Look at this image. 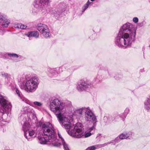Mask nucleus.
<instances>
[{
    "label": "nucleus",
    "instance_id": "f3484780",
    "mask_svg": "<svg viewBox=\"0 0 150 150\" xmlns=\"http://www.w3.org/2000/svg\"><path fill=\"white\" fill-rule=\"evenodd\" d=\"M58 135L59 137L61 139L62 145L63 146L65 150H69L68 145L65 143L62 137L60 134L59 132L58 133Z\"/></svg>",
    "mask_w": 150,
    "mask_h": 150
},
{
    "label": "nucleus",
    "instance_id": "58836bf2",
    "mask_svg": "<svg viewBox=\"0 0 150 150\" xmlns=\"http://www.w3.org/2000/svg\"><path fill=\"white\" fill-rule=\"evenodd\" d=\"M120 116V118H122L123 119L126 118V117H124V115H123V113H121L120 115H119Z\"/></svg>",
    "mask_w": 150,
    "mask_h": 150
},
{
    "label": "nucleus",
    "instance_id": "20e7f679",
    "mask_svg": "<svg viewBox=\"0 0 150 150\" xmlns=\"http://www.w3.org/2000/svg\"><path fill=\"white\" fill-rule=\"evenodd\" d=\"M39 84L38 78L33 77L26 81L24 86L25 90L28 92H33L37 89Z\"/></svg>",
    "mask_w": 150,
    "mask_h": 150
},
{
    "label": "nucleus",
    "instance_id": "f257e3e1",
    "mask_svg": "<svg viewBox=\"0 0 150 150\" xmlns=\"http://www.w3.org/2000/svg\"><path fill=\"white\" fill-rule=\"evenodd\" d=\"M49 106L50 110L56 115L60 123L65 129L70 128L68 131L69 134L77 138L82 137L84 135V131L81 123H76L73 129V127L71 126L70 120L65 116L67 111L65 103L55 98L50 100Z\"/></svg>",
    "mask_w": 150,
    "mask_h": 150
},
{
    "label": "nucleus",
    "instance_id": "1a4fd4ad",
    "mask_svg": "<svg viewBox=\"0 0 150 150\" xmlns=\"http://www.w3.org/2000/svg\"><path fill=\"white\" fill-rule=\"evenodd\" d=\"M22 114H24L25 115H27L29 119L32 118H35V114L33 110L32 109L30 106H25L21 110Z\"/></svg>",
    "mask_w": 150,
    "mask_h": 150
},
{
    "label": "nucleus",
    "instance_id": "f03ea898",
    "mask_svg": "<svg viewBox=\"0 0 150 150\" xmlns=\"http://www.w3.org/2000/svg\"><path fill=\"white\" fill-rule=\"evenodd\" d=\"M136 29L129 23L123 24L120 28L115 42L119 47L126 48L130 46L136 36Z\"/></svg>",
    "mask_w": 150,
    "mask_h": 150
},
{
    "label": "nucleus",
    "instance_id": "a19ab883",
    "mask_svg": "<svg viewBox=\"0 0 150 150\" xmlns=\"http://www.w3.org/2000/svg\"><path fill=\"white\" fill-rule=\"evenodd\" d=\"M68 103L69 104V106H71V103L70 101H68Z\"/></svg>",
    "mask_w": 150,
    "mask_h": 150
},
{
    "label": "nucleus",
    "instance_id": "473e14b6",
    "mask_svg": "<svg viewBox=\"0 0 150 150\" xmlns=\"http://www.w3.org/2000/svg\"><path fill=\"white\" fill-rule=\"evenodd\" d=\"M120 139L119 138V137H116L115 139L114 140L115 143L114 144V145H115V144L117 143H118L120 141Z\"/></svg>",
    "mask_w": 150,
    "mask_h": 150
},
{
    "label": "nucleus",
    "instance_id": "cd10ccee",
    "mask_svg": "<svg viewBox=\"0 0 150 150\" xmlns=\"http://www.w3.org/2000/svg\"><path fill=\"white\" fill-rule=\"evenodd\" d=\"M93 126L90 128H89L88 129V130L89 132H91V131L93 130H94L95 129L96 123H95L94 122H93Z\"/></svg>",
    "mask_w": 150,
    "mask_h": 150
},
{
    "label": "nucleus",
    "instance_id": "4468645a",
    "mask_svg": "<svg viewBox=\"0 0 150 150\" xmlns=\"http://www.w3.org/2000/svg\"><path fill=\"white\" fill-rule=\"evenodd\" d=\"M85 108V107H83L81 108L75 110L73 113V115L78 116H81L82 115L83 112H84Z\"/></svg>",
    "mask_w": 150,
    "mask_h": 150
},
{
    "label": "nucleus",
    "instance_id": "a18cd8bd",
    "mask_svg": "<svg viewBox=\"0 0 150 150\" xmlns=\"http://www.w3.org/2000/svg\"><path fill=\"white\" fill-rule=\"evenodd\" d=\"M2 32V30H0V32Z\"/></svg>",
    "mask_w": 150,
    "mask_h": 150
},
{
    "label": "nucleus",
    "instance_id": "7c9ffc66",
    "mask_svg": "<svg viewBox=\"0 0 150 150\" xmlns=\"http://www.w3.org/2000/svg\"><path fill=\"white\" fill-rule=\"evenodd\" d=\"M114 78L117 80H120L122 78V76L120 75L117 74L114 76Z\"/></svg>",
    "mask_w": 150,
    "mask_h": 150
},
{
    "label": "nucleus",
    "instance_id": "2eb2a0df",
    "mask_svg": "<svg viewBox=\"0 0 150 150\" xmlns=\"http://www.w3.org/2000/svg\"><path fill=\"white\" fill-rule=\"evenodd\" d=\"M36 136L35 131L33 130L29 131V135L28 136L26 137V139L28 141H30L32 140V137H34Z\"/></svg>",
    "mask_w": 150,
    "mask_h": 150
},
{
    "label": "nucleus",
    "instance_id": "e433bc0d",
    "mask_svg": "<svg viewBox=\"0 0 150 150\" xmlns=\"http://www.w3.org/2000/svg\"><path fill=\"white\" fill-rule=\"evenodd\" d=\"M115 143L114 140H112L110 142H108L106 144H105V145H107V144H109L111 143L114 144Z\"/></svg>",
    "mask_w": 150,
    "mask_h": 150
},
{
    "label": "nucleus",
    "instance_id": "c9c22d12",
    "mask_svg": "<svg viewBox=\"0 0 150 150\" xmlns=\"http://www.w3.org/2000/svg\"><path fill=\"white\" fill-rule=\"evenodd\" d=\"M29 131H28L26 132H24V136L26 138V137L28 136V135H29Z\"/></svg>",
    "mask_w": 150,
    "mask_h": 150
},
{
    "label": "nucleus",
    "instance_id": "393cba45",
    "mask_svg": "<svg viewBox=\"0 0 150 150\" xmlns=\"http://www.w3.org/2000/svg\"><path fill=\"white\" fill-rule=\"evenodd\" d=\"M98 148V146L95 145L88 147L86 150H95Z\"/></svg>",
    "mask_w": 150,
    "mask_h": 150
},
{
    "label": "nucleus",
    "instance_id": "bb28decb",
    "mask_svg": "<svg viewBox=\"0 0 150 150\" xmlns=\"http://www.w3.org/2000/svg\"><path fill=\"white\" fill-rule=\"evenodd\" d=\"M33 103L35 105L39 107H41L42 105V104L41 102L38 101H35L33 102Z\"/></svg>",
    "mask_w": 150,
    "mask_h": 150
},
{
    "label": "nucleus",
    "instance_id": "2f4dec72",
    "mask_svg": "<svg viewBox=\"0 0 150 150\" xmlns=\"http://www.w3.org/2000/svg\"><path fill=\"white\" fill-rule=\"evenodd\" d=\"M91 133L90 132H88L86 134H85L84 133V135L82 137H84V138H86L88 137L91 136Z\"/></svg>",
    "mask_w": 150,
    "mask_h": 150
},
{
    "label": "nucleus",
    "instance_id": "423d86ee",
    "mask_svg": "<svg viewBox=\"0 0 150 150\" xmlns=\"http://www.w3.org/2000/svg\"><path fill=\"white\" fill-rule=\"evenodd\" d=\"M37 30L40 32L41 35L46 38L50 37L51 34L47 26L45 24L38 23L37 26Z\"/></svg>",
    "mask_w": 150,
    "mask_h": 150
},
{
    "label": "nucleus",
    "instance_id": "5701e85b",
    "mask_svg": "<svg viewBox=\"0 0 150 150\" xmlns=\"http://www.w3.org/2000/svg\"><path fill=\"white\" fill-rule=\"evenodd\" d=\"M30 128L29 125L28 123L25 122L23 126V128L24 132L28 131Z\"/></svg>",
    "mask_w": 150,
    "mask_h": 150
},
{
    "label": "nucleus",
    "instance_id": "6e6552de",
    "mask_svg": "<svg viewBox=\"0 0 150 150\" xmlns=\"http://www.w3.org/2000/svg\"><path fill=\"white\" fill-rule=\"evenodd\" d=\"M0 104L1 105L3 112L0 111V120L2 118L1 116L4 114L5 108H7L8 110H11L12 106L9 102L6 100L5 97L0 95Z\"/></svg>",
    "mask_w": 150,
    "mask_h": 150
},
{
    "label": "nucleus",
    "instance_id": "b1692460",
    "mask_svg": "<svg viewBox=\"0 0 150 150\" xmlns=\"http://www.w3.org/2000/svg\"><path fill=\"white\" fill-rule=\"evenodd\" d=\"M62 70V69L60 68H55L54 69H51L50 70V72L52 74L54 75V74L55 73L56 71H57L58 70Z\"/></svg>",
    "mask_w": 150,
    "mask_h": 150
},
{
    "label": "nucleus",
    "instance_id": "c756f323",
    "mask_svg": "<svg viewBox=\"0 0 150 150\" xmlns=\"http://www.w3.org/2000/svg\"><path fill=\"white\" fill-rule=\"evenodd\" d=\"M1 75L6 78H8V77L9 76V75L7 73H5L4 72L1 73Z\"/></svg>",
    "mask_w": 150,
    "mask_h": 150
},
{
    "label": "nucleus",
    "instance_id": "412c9836",
    "mask_svg": "<svg viewBox=\"0 0 150 150\" xmlns=\"http://www.w3.org/2000/svg\"><path fill=\"white\" fill-rule=\"evenodd\" d=\"M39 142L41 144H47V140L46 137H38Z\"/></svg>",
    "mask_w": 150,
    "mask_h": 150
},
{
    "label": "nucleus",
    "instance_id": "ea45409f",
    "mask_svg": "<svg viewBox=\"0 0 150 150\" xmlns=\"http://www.w3.org/2000/svg\"><path fill=\"white\" fill-rule=\"evenodd\" d=\"M6 84V85L8 86H11V83L9 82H7Z\"/></svg>",
    "mask_w": 150,
    "mask_h": 150
},
{
    "label": "nucleus",
    "instance_id": "dca6fc26",
    "mask_svg": "<svg viewBox=\"0 0 150 150\" xmlns=\"http://www.w3.org/2000/svg\"><path fill=\"white\" fill-rule=\"evenodd\" d=\"M18 82L21 84H23L25 80V76L23 74H21L18 75L17 78Z\"/></svg>",
    "mask_w": 150,
    "mask_h": 150
},
{
    "label": "nucleus",
    "instance_id": "f704fd0d",
    "mask_svg": "<svg viewBox=\"0 0 150 150\" xmlns=\"http://www.w3.org/2000/svg\"><path fill=\"white\" fill-rule=\"evenodd\" d=\"M133 21L135 23H137L138 21V19L137 17H134L133 19Z\"/></svg>",
    "mask_w": 150,
    "mask_h": 150
},
{
    "label": "nucleus",
    "instance_id": "7ed1b4c3",
    "mask_svg": "<svg viewBox=\"0 0 150 150\" xmlns=\"http://www.w3.org/2000/svg\"><path fill=\"white\" fill-rule=\"evenodd\" d=\"M42 129L44 134L47 136V144L52 146H60V143L57 139L54 129L49 122H45L42 125Z\"/></svg>",
    "mask_w": 150,
    "mask_h": 150
},
{
    "label": "nucleus",
    "instance_id": "4be33fe9",
    "mask_svg": "<svg viewBox=\"0 0 150 150\" xmlns=\"http://www.w3.org/2000/svg\"><path fill=\"white\" fill-rule=\"evenodd\" d=\"M15 91L16 94L23 101H26V100L24 99V98L23 96L21 93L19 91L18 88H16L15 89Z\"/></svg>",
    "mask_w": 150,
    "mask_h": 150
},
{
    "label": "nucleus",
    "instance_id": "0eeeda50",
    "mask_svg": "<svg viewBox=\"0 0 150 150\" xmlns=\"http://www.w3.org/2000/svg\"><path fill=\"white\" fill-rule=\"evenodd\" d=\"M84 112H85L84 117L86 121L96 123L97 119L96 117L89 107H85Z\"/></svg>",
    "mask_w": 150,
    "mask_h": 150
},
{
    "label": "nucleus",
    "instance_id": "6ab92c4d",
    "mask_svg": "<svg viewBox=\"0 0 150 150\" xmlns=\"http://www.w3.org/2000/svg\"><path fill=\"white\" fill-rule=\"evenodd\" d=\"M92 2H90L89 0H88L87 3L85 4L82 7L81 11L83 13L86 9L88 8L90 5H91L93 4Z\"/></svg>",
    "mask_w": 150,
    "mask_h": 150
},
{
    "label": "nucleus",
    "instance_id": "72a5a7b5",
    "mask_svg": "<svg viewBox=\"0 0 150 150\" xmlns=\"http://www.w3.org/2000/svg\"><path fill=\"white\" fill-rule=\"evenodd\" d=\"M19 28L22 29H25L26 28L27 26L26 25H22V24H20L19 25Z\"/></svg>",
    "mask_w": 150,
    "mask_h": 150
},
{
    "label": "nucleus",
    "instance_id": "39448f33",
    "mask_svg": "<svg viewBox=\"0 0 150 150\" xmlns=\"http://www.w3.org/2000/svg\"><path fill=\"white\" fill-rule=\"evenodd\" d=\"M51 2L50 0H35L33 5L38 11L46 12V8Z\"/></svg>",
    "mask_w": 150,
    "mask_h": 150
},
{
    "label": "nucleus",
    "instance_id": "ddd939ff",
    "mask_svg": "<svg viewBox=\"0 0 150 150\" xmlns=\"http://www.w3.org/2000/svg\"><path fill=\"white\" fill-rule=\"evenodd\" d=\"M144 107L148 111H150V96L149 98H147L144 102Z\"/></svg>",
    "mask_w": 150,
    "mask_h": 150
},
{
    "label": "nucleus",
    "instance_id": "f8f14e48",
    "mask_svg": "<svg viewBox=\"0 0 150 150\" xmlns=\"http://www.w3.org/2000/svg\"><path fill=\"white\" fill-rule=\"evenodd\" d=\"M25 35L28 37H33L38 38L39 36V33L37 31H31L25 34Z\"/></svg>",
    "mask_w": 150,
    "mask_h": 150
},
{
    "label": "nucleus",
    "instance_id": "79ce46f5",
    "mask_svg": "<svg viewBox=\"0 0 150 150\" xmlns=\"http://www.w3.org/2000/svg\"><path fill=\"white\" fill-rule=\"evenodd\" d=\"M107 119H108V118H107V117H106V116H105V117H104V120H107Z\"/></svg>",
    "mask_w": 150,
    "mask_h": 150
},
{
    "label": "nucleus",
    "instance_id": "aec40b11",
    "mask_svg": "<svg viewBox=\"0 0 150 150\" xmlns=\"http://www.w3.org/2000/svg\"><path fill=\"white\" fill-rule=\"evenodd\" d=\"M130 134L129 133L125 132L122 133L119 135V138L120 139H126L129 137Z\"/></svg>",
    "mask_w": 150,
    "mask_h": 150
},
{
    "label": "nucleus",
    "instance_id": "9b49d317",
    "mask_svg": "<svg viewBox=\"0 0 150 150\" xmlns=\"http://www.w3.org/2000/svg\"><path fill=\"white\" fill-rule=\"evenodd\" d=\"M0 23H2V25L3 27H6L8 26L10 22L8 20L6 15L0 13Z\"/></svg>",
    "mask_w": 150,
    "mask_h": 150
},
{
    "label": "nucleus",
    "instance_id": "a878e982",
    "mask_svg": "<svg viewBox=\"0 0 150 150\" xmlns=\"http://www.w3.org/2000/svg\"><path fill=\"white\" fill-rule=\"evenodd\" d=\"M130 112V110L128 108H126L125 110L123 113V115H124V117H126V116Z\"/></svg>",
    "mask_w": 150,
    "mask_h": 150
},
{
    "label": "nucleus",
    "instance_id": "c03bdc74",
    "mask_svg": "<svg viewBox=\"0 0 150 150\" xmlns=\"http://www.w3.org/2000/svg\"><path fill=\"white\" fill-rule=\"evenodd\" d=\"M95 0H91V1H94Z\"/></svg>",
    "mask_w": 150,
    "mask_h": 150
},
{
    "label": "nucleus",
    "instance_id": "4c0bfd02",
    "mask_svg": "<svg viewBox=\"0 0 150 150\" xmlns=\"http://www.w3.org/2000/svg\"><path fill=\"white\" fill-rule=\"evenodd\" d=\"M20 23L16 24L14 25V27L16 28H19Z\"/></svg>",
    "mask_w": 150,
    "mask_h": 150
},
{
    "label": "nucleus",
    "instance_id": "a211bd4d",
    "mask_svg": "<svg viewBox=\"0 0 150 150\" xmlns=\"http://www.w3.org/2000/svg\"><path fill=\"white\" fill-rule=\"evenodd\" d=\"M7 54L11 57V59L13 60L14 62H17L18 61V60L17 59L18 57V54H16L10 53H8Z\"/></svg>",
    "mask_w": 150,
    "mask_h": 150
},
{
    "label": "nucleus",
    "instance_id": "9d476101",
    "mask_svg": "<svg viewBox=\"0 0 150 150\" xmlns=\"http://www.w3.org/2000/svg\"><path fill=\"white\" fill-rule=\"evenodd\" d=\"M90 83L84 80H80L76 85V89L79 91H82L90 86Z\"/></svg>",
    "mask_w": 150,
    "mask_h": 150
},
{
    "label": "nucleus",
    "instance_id": "c85d7f7f",
    "mask_svg": "<svg viewBox=\"0 0 150 150\" xmlns=\"http://www.w3.org/2000/svg\"><path fill=\"white\" fill-rule=\"evenodd\" d=\"M120 116L118 114L115 115L114 116V120L115 121H118L120 120Z\"/></svg>",
    "mask_w": 150,
    "mask_h": 150
},
{
    "label": "nucleus",
    "instance_id": "37998d69",
    "mask_svg": "<svg viewBox=\"0 0 150 150\" xmlns=\"http://www.w3.org/2000/svg\"><path fill=\"white\" fill-rule=\"evenodd\" d=\"M2 86V84H1L0 83V88H1Z\"/></svg>",
    "mask_w": 150,
    "mask_h": 150
}]
</instances>
